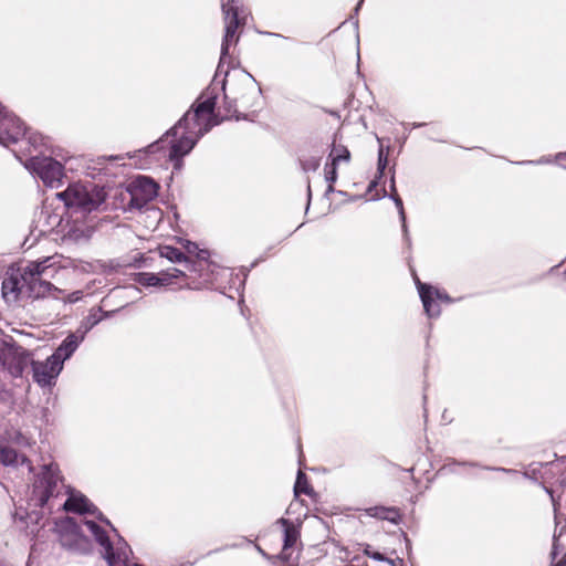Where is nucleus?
<instances>
[{
  "label": "nucleus",
  "mask_w": 566,
  "mask_h": 566,
  "mask_svg": "<svg viewBox=\"0 0 566 566\" xmlns=\"http://www.w3.org/2000/svg\"><path fill=\"white\" fill-rule=\"evenodd\" d=\"M85 331L69 334L60 344V346L55 349V352L51 355L53 359L63 367V364L66 359H69L74 352L78 348L80 344L85 338Z\"/></svg>",
  "instance_id": "4468645a"
},
{
  "label": "nucleus",
  "mask_w": 566,
  "mask_h": 566,
  "mask_svg": "<svg viewBox=\"0 0 566 566\" xmlns=\"http://www.w3.org/2000/svg\"><path fill=\"white\" fill-rule=\"evenodd\" d=\"M390 198L394 200L397 209H398V212H399V217H400V220H401V228H402V232H403V238L407 242L408 245H410V237H409V233H408V227H407V223H406V214H405V210H403V205H402V200L401 198L398 196V195H390Z\"/></svg>",
  "instance_id": "4be33fe9"
},
{
  "label": "nucleus",
  "mask_w": 566,
  "mask_h": 566,
  "mask_svg": "<svg viewBox=\"0 0 566 566\" xmlns=\"http://www.w3.org/2000/svg\"><path fill=\"white\" fill-rule=\"evenodd\" d=\"M83 527H85L96 539V542L104 548V557L109 566H119L126 564L128 560V551L122 548H114L106 532L91 520H83L82 524L78 525L73 518H66L61 528L60 542L61 545L70 549L77 548L83 537Z\"/></svg>",
  "instance_id": "7ed1b4c3"
},
{
  "label": "nucleus",
  "mask_w": 566,
  "mask_h": 566,
  "mask_svg": "<svg viewBox=\"0 0 566 566\" xmlns=\"http://www.w3.org/2000/svg\"><path fill=\"white\" fill-rule=\"evenodd\" d=\"M331 160L328 164L338 167L342 163L348 164L350 160V151L342 144H333L331 153L328 155Z\"/></svg>",
  "instance_id": "6ab92c4d"
},
{
  "label": "nucleus",
  "mask_w": 566,
  "mask_h": 566,
  "mask_svg": "<svg viewBox=\"0 0 566 566\" xmlns=\"http://www.w3.org/2000/svg\"><path fill=\"white\" fill-rule=\"evenodd\" d=\"M27 168L51 188H57L62 185L64 177L63 166L52 157L34 156L28 160Z\"/></svg>",
  "instance_id": "0eeeda50"
},
{
  "label": "nucleus",
  "mask_w": 566,
  "mask_h": 566,
  "mask_svg": "<svg viewBox=\"0 0 566 566\" xmlns=\"http://www.w3.org/2000/svg\"><path fill=\"white\" fill-rule=\"evenodd\" d=\"M65 493L69 496L62 505L64 511L78 514L90 513L95 515L98 520L111 525L109 521L103 516L98 509L83 493L71 488H66Z\"/></svg>",
  "instance_id": "9d476101"
},
{
  "label": "nucleus",
  "mask_w": 566,
  "mask_h": 566,
  "mask_svg": "<svg viewBox=\"0 0 566 566\" xmlns=\"http://www.w3.org/2000/svg\"><path fill=\"white\" fill-rule=\"evenodd\" d=\"M159 252L160 256L169 260L170 262H188V258L185 255V253L177 248L165 245L160 248Z\"/></svg>",
  "instance_id": "412c9836"
},
{
  "label": "nucleus",
  "mask_w": 566,
  "mask_h": 566,
  "mask_svg": "<svg viewBox=\"0 0 566 566\" xmlns=\"http://www.w3.org/2000/svg\"><path fill=\"white\" fill-rule=\"evenodd\" d=\"M276 523L281 524L284 528L283 549L280 554V558L287 560V551L293 547L300 538V530L293 522L284 517L279 518Z\"/></svg>",
  "instance_id": "dca6fc26"
},
{
  "label": "nucleus",
  "mask_w": 566,
  "mask_h": 566,
  "mask_svg": "<svg viewBox=\"0 0 566 566\" xmlns=\"http://www.w3.org/2000/svg\"><path fill=\"white\" fill-rule=\"evenodd\" d=\"M547 161L548 160L541 159L538 161H534V160L520 161L518 164H521V165H525V164H543V163H547Z\"/></svg>",
  "instance_id": "72a5a7b5"
},
{
  "label": "nucleus",
  "mask_w": 566,
  "mask_h": 566,
  "mask_svg": "<svg viewBox=\"0 0 566 566\" xmlns=\"http://www.w3.org/2000/svg\"><path fill=\"white\" fill-rule=\"evenodd\" d=\"M366 513L368 516L389 521L394 524H398V522L400 521V513L395 507L373 506L367 509Z\"/></svg>",
  "instance_id": "a211bd4d"
},
{
  "label": "nucleus",
  "mask_w": 566,
  "mask_h": 566,
  "mask_svg": "<svg viewBox=\"0 0 566 566\" xmlns=\"http://www.w3.org/2000/svg\"><path fill=\"white\" fill-rule=\"evenodd\" d=\"M388 564H390L391 566H402L403 565V560L401 558H397V559H389L386 560Z\"/></svg>",
  "instance_id": "2f4dec72"
},
{
  "label": "nucleus",
  "mask_w": 566,
  "mask_h": 566,
  "mask_svg": "<svg viewBox=\"0 0 566 566\" xmlns=\"http://www.w3.org/2000/svg\"><path fill=\"white\" fill-rule=\"evenodd\" d=\"M88 319L91 321L90 327H93L94 325H96L97 323L101 322L102 317H97L95 315H90Z\"/></svg>",
  "instance_id": "473e14b6"
},
{
  "label": "nucleus",
  "mask_w": 566,
  "mask_h": 566,
  "mask_svg": "<svg viewBox=\"0 0 566 566\" xmlns=\"http://www.w3.org/2000/svg\"><path fill=\"white\" fill-rule=\"evenodd\" d=\"M184 275V271L172 268L159 273L142 272L137 274L136 282L143 286H166L172 283L174 279Z\"/></svg>",
  "instance_id": "ddd939ff"
},
{
  "label": "nucleus",
  "mask_w": 566,
  "mask_h": 566,
  "mask_svg": "<svg viewBox=\"0 0 566 566\" xmlns=\"http://www.w3.org/2000/svg\"><path fill=\"white\" fill-rule=\"evenodd\" d=\"M29 140L34 147H38L39 140L41 144H44L43 138L41 136L38 137L36 135H30Z\"/></svg>",
  "instance_id": "c756f323"
},
{
  "label": "nucleus",
  "mask_w": 566,
  "mask_h": 566,
  "mask_svg": "<svg viewBox=\"0 0 566 566\" xmlns=\"http://www.w3.org/2000/svg\"><path fill=\"white\" fill-rule=\"evenodd\" d=\"M481 468H482V469H484V470L502 471V472H505V473H512V472H515L514 470L505 469V468H492V467H481Z\"/></svg>",
  "instance_id": "7c9ffc66"
},
{
  "label": "nucleus",
  "mask_w": 566,
  "mask_h": 566,
  "mask_svg": "<svg viewBox=\"0 0 566 566\" xmlns=\"http://www.w3.org/2000/svg\"><path fill=\"white\" fill-rule=\"evenodd\" d=\"M133 566H144V565H140V564H134Z\"/></svg>",
  "instance_id": "37998d69"
},
{
  "label": "nucleus",
  "mask_w": 566,
  "mask_h": 566,
  "mask_svg": "<svg viewBox=\"0 0 566 566\" xmlns=\"http://www.w3.org/2000/svg\"><path fill=\"white\" fill-rule=\"evenodd\" d=\"M307 189H308V201H311V195H312L311 187L308 186ZM308 206H310V202H307V207Z\"/></svg>",
  "instance_id": "a19ab883"
},
{
  "label": "nucleus",
  "mask_w": 566,
  "mask_h": 566,
  "mask_svg": "<svg viewBox=\"0 0 566 566\" xmlns=\"http://www.w3.org/2000/svg\"><path fill=\"white\" fill-rule=\"evenodd\" d=\"M361 3H363V0H360V1L357 3V6H356V8H355V13H357V12H358V10H359V8H360Z\"/></svg>",
  "instance_id": "ea45409f"
},
{
  "label": "nucleus",
  "mask_w": 566,
  "mask_h": 566,
  "mask_svg": "<svg viewBox=\"0 0 566 566\" xmlns=\"http://www.w3.org/2000/svg\"><path fill=\"white\" fill-rule=\"evenodd\" d=\"M32 354L14 342H2L0 344V365L12 377H21L30 365Z\"/></svg>",
  "instance_id": "423d86ee"
},
{
  "label": "nucleus",
  "mask_w": 566,
  "mask_h": 566,
  "mask_svg": "<svg viewBox=\"0 0 566 566\" xmlns=\"http://www.w3.org/2000/svg\"><path fill=\"white\" fill-rule=\"evenodd\" d=\"M266 34H268V35H271V36L283 38V35H282V34H279V33L268 32ZM284 39H286V38L284 36Z\"/></svg>",
  "instance_id": "58836bf2"
},
{
  "label": "nucleus",
  "mask_w": 566,
  "mask_h": 566,
  "mask_svg": "<svg viewBox=\"0 0 566 566\" xmlns=\"http://www.w3.org/2000/svg\"><path fill=\"white\" fill-rule=\"evenodd\" d=\"M33 380L40 387H50L55 384V379L62 371L63 367L49 356L45 361H35L31 359Z\"/></svg>",
  "instance_id": "9b49d317"
},
{
  "label": "nucleus",
  "mask_w": 566,
  "mask_h": 566,
  "mask_svg": "<svg viewBox=\"0 0 566 566\" xmlns=\"http://www.w3.org/2000/svg\"><path fill=\"white\" fill-rule=\"evenodd\" d=\"M63 269L62 256L52 255L30 261L23 266L25 292L34 300L52 297L59 300L62 290L51 283Z\"/></svg>",
  "instance_id": "f03ea898"
},
{
  "label": "nucleus",
  "mask_w": 566,
  "mask_h": 566,
  "mask_svg": "<svg viewBox=\"0 0 566 566\" xmlns=\"http://www.w3.org/2000/svg\"><path fill=\"white\" fill-rule=\"evenodd\" d=\"M416 284L427 315L429 317H438L441 313V310L436 301H443L449 303L451 302L450 296L443 291L420 282L419 279H416Z\"/></svg>",
  "instance_id": "f8f14e48"
},
{
  "label": "nucleus",
  "mask_w": 566,
  "mask_h": 566,
  "mask_svg": "<svg viewBox=\"0 0 566 566\" xmlns=\"http://www.w3.org/2000/svg\"><path fill=\"white\" fill-rule=\"evenodd\" d=\"M64 489L59 465L53 462L43 464L34 478L30 501L36 507H45L51 500L61 495Z\"/></svg>",
  "instance_id": "39448f33"
},
{
  "label": "nucleus",
  "mask_w": 566,
  "mask_h": 566,
  "mask_svg": "<svg viewBox=\"0 0 566 566\" xmlns=\"http://www.w3.org/2000/svg\"><path fill=\"white\" fill-rule=\"evenodd\" d=\"M0 462L6 467L28 464L29 472L33 470L30 460L25 455L18 453L17 450L9 446H0Z\"/></svg>",
  "instance_id": "f3484780"
},
{
  "label": "nucleus",
  "mask_w": 566,
  "mask_h": 566,
  "mask_svg": "<svg viewBox=\"0 0 566 566\" xmlns=\"http://www.w3.org/2000/svg\"><path fill=\"white\" fill-rule=\"evenodd\" d=\"M554 566H566V558L558 560Z\"/></svg>",
  "instance_id": "4c0bfd02"
},
{
  "label": "nucleus",
  "mask_w": 566,
  "mask_h": 566,
  "mask_svg": "<svg viewBox=\"0 0 566 566\" xmlns=\"http://www.w3.org/2000/svg\"><path fill=\"white\" fill-rule=\"evenodd\" d=\"M91 232L92 228L90 226L75 220V222H73L66 230L65 235L73 241H81L87 239L91 235Z\"/></svg>",
  "instance_id": "aec40b11"
},
{
  "label": "nucleus",
  "mask_w": 566,
  "mask_h": 566,
  "mask_svg": "<svg viewBox=\"0 0 566 566\" xmlns=\"http://www.w3.org/2000/svg\"><path fill=\"white\" fill-rule=\"evenodd\" d=\"M24 290L23 268L17 273L9 274L2 281V296L8 303H15Z\"/></svg>",
  "instance_id": "2eb2a0df"
},
{
  "label": "nucleus",
  "mask_w": 566,
  "mask_h": 566,
  "mask_svg": "<svg viewBox=\"0 0 566 566\" xmlns=\"http://www.w3.org/2000/svg\"><path fill=\"white\" fill-rule=\"evenodd\" d=\"M390 189H391V195H397L394 177H391V185H390Z\"/></svg>",
  "instance_id": "c9c22d12"
},
{
  "label": "nucleus",
  "mask_w": 566,
  "mask_h": 566,
  "mask_svg": "<svg viewBox=\"0 0 566 566\" xmlns=\"http://www.w3.org/2000/svg\"><path fill=\"white\" fill-rule=\"evenodd\" d=\"M337 167L331 164L325 165V180L327 184H335L337 180Z\"/></svg>",
  "instance_id": "393cba45"
},
{
  "label": "nucleus",
  "mask_w": 566,
  "mask_h": 566,
  "mask_svg": "<svg viewBox=\"0 0 566 566\" xmlns=\"http://www.w3.org/2000/svg\"><path fill=\"white\" fill-rule=\"evenodd\" d=\"M387 164H388V156L385 153L382 146H380L379 151H378V168H377L379 178L382 176V174L387 167Z\"/></svg>",
  "instance_id": "a878e982"
},
{
  "label": "nucleus",
  "mask_w": 566,
  "mask_h": 566,
  "mask_svg": "<svg viewBox=\"0 0 566 566\" xmlns=\"http://www.w3.org/2000/svg\"><path fill=\"white\" fill-rule=\"evenodd\" d=\"M72 213H90L97 210L106 199V192L103 187L93 182L73 184L64 191L57 193Z\"/></svg>",
  "instance_id": "20e7f679"
},
{
  "label": "nucleus",
  "mask_w": 566,
  "mask_h": 566,
  "mask_svg": "<svg viewBox=\"0 0 566 566\" xmlns=\"http://www.w3.org/2000/svg\"><path fill=\"white\" fill-rule=\"evenodd\" d=\"M300 163L303 171L305 172L316 171L321 165L319 158L316 157L302 159Z\"/></svg>",
  "instance_id": "b1692460"
},
{
  "label": "nucleus",
  "mask_w": 566,
  "mask_h": 566,
  "mask_svg": "<svg viewBox=\"0 0 566 566\" xmlns=\"http://www.w3.org/2000/svg\"><path fill=\"white\" fill-rule=\"evenodd\" d=\"M14 440L19 446H31L30 440L23 437L21 433H18Z\"/></svg>",
  "instance_id": "c85d7f7f"
},
{
  "label": "nucleus",
  "mask_w": 566,
  "mask_h": 566,
  "mask_svg": "<svg viewBox=\"0 0 566 566\" xmlns=\"http://www.w3.org/2000/svg\"><path fill=\"white\" fill-rule=\"evenodd\" d=\"M423 124H413V127H420L422 126Z\"/></svg>",
  "instance_id": "79ce46f5"
},
{
  "label": "nucleus",
  "mask_w": 566,
  "mask_h": 566,
  "mask_svg": "<svg viewBox=\"0 0 566 566\" xmlns=\"http://www.w3.org/2000/svg\"><path fill=\"white\" fill-rule=\"evenodd\" d=\"M226 81L216 80L200 94L191 108L171 127L165 136L147 147L148 153H156L168 147V158L175 168L181 167V158L188 155L198 140L214 125L231 118L235 113L237 98L224 93Z\"/></svg>",
  "instance_id": "f257e3e1"
},
{
  "label": "nucleus",
  "mask_w": 566,
  "mask_h": 566,
  "mask_svg": "<svg viewBox=\"0 0 566 566\" xmlns=\"http://www.w3.org/2000/svg\"><path fill=\"white\" fill-rule=\"evenodd\" d=\"M238 0H229L227 3H222V11L226 20V33L221 45V56L217 72L221 71V64L226 56L229 54L230 42L235 35L237 29L242 23L239 18V9L237 6Z\"/></svg>",
  "instance_id": "1a4fd4ad"
},
{
  "label": "nucleus",
  "mask_w": 566,
  "mask_h": 566,
  "mask_svg": "<svg viewBox=\"0 0 566 566\" xmlns=\"http://www.w3.org/2000/svg\"><path fill=\"white\" fill-rule=\"evenodd\" d=\"M300 493L310 494L311 488L307 483V476L301 470L297 472L295 485H294V494L298 496Z\"/></svg>",
  "instance_id": "5701e85b"
},
{
  "label": "nucleus",
  "mask_w": 566,
  "mask_h": 566,
  "mask_svg": "<svg viewBox=\"0 0 566 566\" xmlns=\"http://www.w3.org/2000/svg\"><path fill=\"white\" fill-rule=\"evenodd\" d=\"M364 554L367 555L368 557L375 559V560H379V562L388 560V558L385 557L381 553L369 551V546H367V548H365Z\"/></svg>",
  "instance_id": "bb28decb"
},
{
  "label": "nucleus",
  "mask_w": 566,
  "mask_h": 566,
  "mask_svg": "<svg viewBox=\"0 0 566 566\" xmlns=\"http://www.w3.org/2000/svg\"><path fill=\"white\" fill-rule=\"evenodd\" d=\"M334 190H335L334 184H328L327 189H326V195L334 192Z\"/></svg>",
  "instance_id": "e433bc0d"
},
{
  "label": "nucleus",
  "mask_w": 566,
  "mask_h": 566,
  "mask_svg": "<svg viewBox=\"0 0 566 566\" xmlns=\"http://www.w3.org/2000/svg\"><path fill=\"white\" fill-rule=\"evenodd\" d=\"M457 464H460V465H469V467H480L478 463L475 462H455Z\"/></svg>",
  "instance_id": "f704fd0d"
},
{
  "label": "nucleus",
  "mask_w": 566,
  "mask_h": 566,
  "mask_svg": "<svg viewBox=\"0 0 566 566\" xmlns=\"http://www.w3.org/2000/svg\"><path fill=\"white\" fill-rule=\"evenodd\" d=\"M128 191L130 193L129 206L142 209L156 198L158 185L149 177L138 176L129 184Z\"/></svg>",
  "instance_id": "6e6552de"
},
{
  "label": "nucleus",
  "mask_w": 566,
  "mask_h": 566,
  "mask_svg": "<svg viewBox=\"0 0 566 566\" xmlns=\"http://www.w3.org/2000/svg\"><path fill=\"white\" fill-rule=\"evenodd\" d=\"M82 296H83L82 291H75V292L69 294L64 301L66 303H75V302L80 301L82 298Z\"/></svg>",
  "instance_id": "cd10ccee"
}]
</instances>
